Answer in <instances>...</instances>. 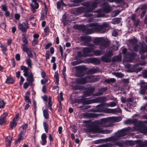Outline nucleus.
<instances>
[{"mask_svg": "<svg viewBox=\"0 0 147 147\" xmlns=\"http://www.w3.org/2000/svg\"><path fill=\"white\" fill-rule=\"evenodd\" d=\"M96 80L95 77L93 75H88L85 78H82L76 79V82H72L71 86L74 89H84L86 90L84 92V96H85L90 95L92 93L94 89L93 88L88 87L86 89L82 86H80V85L84 84L87 82H94Z\"/></svg>", "mask_w": 147, "mask_h": 147, "instance_id": "1", "label": "nucleus"}, {"mask_svg": "<svg viewBox=\"0 0 147 147\" xmlns=\"http://www.w3.org/2000/svg\"><path fill=\"white\" fill-rule=\"evenodd\" d=\"M122 53L124 55V59L123 63L125 65V67L127 68L130 72H135L138 73L141 71L142 69L141 67L138 68V64H136L134 65H131L129 64L128 63L133 61L134 59H136V61H138L137 59V56L135 53L131 54L129 53H127V49L124 48L122 50Z\"/></svg>", "mask_w": 147, "mask_h": 147, "instance_id": "2", "label": "nucleus"}, {"mask_svg": "<svg viewBox=\"0 0 147 147\" xmlns=\"http://www.w3.org/2000/svg\"><path fill=\"white\" fill-rule=\"evenodd\" d=\"M81 40L82 42L81 43L83 45H86L89 47L84 48L83 50V54H82L81 52H79L78 53L77 55L79 57L82 56L87 57L92 55L93 54L90 53L93 51L94 47V45L90 43L89 42L91 40V37L90 36H84L80 37Z\"/></svg>", "mask_w": 147, "mask_h": 147, "instance_id": "3", "label": "nucleus"}, {"mask_svg": "<svg viewBox=\"0 0 147 147\" xmlns=\"http://www.w3.org/2000/svg\"><path fill=\"white\" fill-rule=\"evenodd\" d=\"M109 28V24L106 22L103 23L102 25L96 23L91 24H89V27L86 28L85 32L87 34L92 33L95 31L104 33L107 32Z\"/></svg>", "mask_w": 147, "mask_h": 147, "instance_id": "4", "label": "nucleus"}, {"mask_svg": "<svg viewBox=\"0 0 147 147\" xmlns=\"http://www.w3.org/2000/svg\"><path fill=\"white\" fill-rule=\"evenodd\" d=\"M141 128L140 125H135L132 129L130 127L123 129L116 133L115 136L111 138H110L111 140L115 139L117 140L120 137L126 135L128 133V131H129L131 130L132 131H134L138 130H141Z\"/></svg>", "mask_w": 147, "mask_h": 147, "instance_id": "5", "label": "nucleus"}, {"mask_svg": "<svg viewBox=\"0 0 147 147\" xmlns=\"http://www.w3.org/2000/svg\"><path fill=\"white\" fill-rule=\"evenodd\" d=\"M106 99V98L105 97H98L91 100H89L87 99L84 100L83 98L77 99L75 101L76 102H82L84 104H90L95 102H103L105 101Z\"/></svg>", "mask_w": 147, "mask_h": 147, "instance_id": "6", "label": "nucleus"}, {"mask_svg": "<svg viewBox=\"0 0 147 147\" xmlns=\"http://www.w3.org/2000/svg\"><path fill=\"white\" fill-rule=\"evenodd\" d=\"M82 5L86 7L85 8L86 9L87 12L88 13H86L85 16L86 17H90L91 16V14L89 12H91L92 10L96 7L97 5V3L94 2L93 3H88V2H84L82 4Z\"/></svg>", "mask_w": 147, "mask_h": 147, "instance_id": "7", "label": "nucleus"}, {"mask_svg": "<svg viewBox=\"0 0 147 147\" xmlns=\"http://www.w3.org/2000/svg\"><path fill=\"white\" fill-rule=\"evenodd\" d=\"M93 42L96 45H99L101 49H105L108 46V42L102 38H96L93 40Z\"/></svg>", "mask_w": 147, "mask_h": 147, "instance_id": "8", "label": "nucleus"}, {"mask_svg": "<svg viewBox=\"0 0 147 147\" xmlns=\"http://www.w3.org/2000/svg\"><path fill=\"white\" fill-rule=\"evenodd\" d=\"M90 131L93 132V133H102L107 134L111 133L112 130H111L106 129L103 130L99 128L98 127H92L90 130Z\"/></svg>", "mask_w": 147, "mask_h": 147, "instance_id": "9", "label": "nucleus"}, {"mask_svg": "<svg viewBox=\"0 0 147 147\" xmlns=\"http://www.w3.org/2000/svg\"><path fill=\"white\" fill-rule=\"evenodd\" d=\"M121 120L122 118L121 117H112L103 119H102V121L105 122H119Z\"/></svg>", "mask_w": 147, "mask_h": 147, "instance_id": "10", "label": "nucleus"}, {"mask_svg": "<svg viewBox=\"0 0 147 147\" xmlns=\"http://www.w3.org/2000/svg\"><path fill=\"white\" fill-rule=\"evenodd\" d=\"M130 49L131 50L133 49L135 51H137L138 50L139 46L137 45L138 42L136 38H134L131 40L130 41Z\"/></svg>", "mask_w": 147, "mask_h": 147, "instance_id": "11", "label": "nucleus"}, {"mask_svg": "<svg viewBox=\"0 0 147 147\" xmlns=\"http://www.w3.org/2000/svg\"><path fill=\"white\" fill-rule=\"evenodd\" d=\"M109 51V49H107V52L106 55L102 57L101 59L102 61L105 62H109L110 60L109 57L113 55V50H111L108 52Z\"/></svg>", "mask_w": 147, "mask_h": 147, "instance_id": "12", "label": "nucleus"}, {"mask_svg": "<svg viewBox=\"0 0 147 147\" xmlns=\"http://www.w3.org/2000/svg\"><path fill=\"white\" fill-rule=\"evenodd\" d=\"M36 1L40 2L41 0H32V3L30 4L32 11L33 13L35 12V9H37L39 7L38 4L36 2Z\"/></svg>", "mask_w": 147, "mask_h": 147, "instance_id": "13", "label": "nucleus"}, {"mask_svg": "<svg viewBox=\"0 0 147 147\" xmlns=\"http://www.w3.org/2000/svg\"><path fill=\"white\" fill-rule=\"evenodd\" d=\"M100 111H105V113L115 114L117 113L121 112V110L119 108L115 109H107L105 110H101Z\"/></svg>", "mask_w": 147, "mask_h": 147, "instance_id": "14", "label": "nucleus"}, {"mask_svg": "<svg viewBox=\"0 0 147 147\" xmlns=\"http://www.w3.org/2000/svg\"><path fill=\"white\" fill-rule=\"evenodd\" d=\"M18 27L19 29L22 32H25L29 28V26L27 23H23L19 24H18Z\"/></svg>", "mask_w": 147, "mask_h": 147, "instance_id": "15", "label": "nucleus"}, {"mask_svg": "<svg viewBox=\"0 0 147 147\" xmlns=\"http://www.w3.org/2000/svg\"><path fill=\"white\" fill-rule=\"evenodd\" d=\"M140 87L139 92L141 94H144L147 89V83L141 81Z\"/></svg>", "mask_w": 147, "mask_h": 147, "instance_id": "16", "label": "nucleus"}, {"mask_svg": "<svg viewBox=\"0 0 147 147\" xmlns=\"http://www.w3.org/2000/svg\"><path fill=\"white\" fill-rule=\"evenodd\" d=\"M110 107L109 106V103H105L103 104L100 105L96 107V109L97 111L99 112H105V111H100L101 110H105L108 108H105L104 107Z\"/></svg>", "mask_w": 147, "mask_h": 147, "instance_id": "17", "label": "nucleus"}, {"mask_svg": "<svg viewBox=\"0 0 147 147\" xmlns=\"http://www.w3.org/2000/svg\"><path fill=\"white\" fill-rule=\"evenodd\" d=\"M140 53L141 54L147 51V47L145 43L143 42L140 43Z\"/></svg>", "mask_w": 147, "mask_h": 147, "instance_id": "18", "label": "nucleus"}, {"mask_svg": "<svg viewBox=\"0 0 147 147\" xmlns=\"http://www.w3.org/2000/svg\"><path fill=\"white\" fill-rule=\"evenodd\" d=\"M25 134V133H24V132H20L18 139L15 142V144L19 143L21 140H23L24 139Z\"/></svg>", "mask_w": 147, "mask_h": 147, "instance_id": "19", "label": "nucleus"}, {"mask_svg": "<svg viewBox=\"0 0 147 147\" xmlns=\"http://www.w3.org/2000/svg\"><path fill=\"white\" fill-rule=\"evenodd\" d=\"M103 10L106 13H108L111 10V8L109 5L107 3H104L102 5Z\"/></svg>", "mask_w": 147, "mask_h": 147, "instance_id": "20", "label": "nucleus"}, {"mask_svg": "<svg viewBox=\"0 0 147 147\" xmlns=\"http://www.w3.org/2000/svg\"><path fill=\"white\" fill-rule=\"evenodd\" d=\"M33 39L32 41V44L33 46L36 45L38 42V38L39 36L38 34L35 33L33 35Z\"/></svg>", "mask_w": 147, "mask_h": 147, "instance_id": "21", "label": "nucleus"}, {"mask_svg": "<svg viewBox=\"0 0 147 147\" xmlns=\"http://www.w3.org/2000/svg\"><path fill=\"white\" fill-rule=\"evenodd\" d=\"M20 69L21 70L23 71L24 75L26 77H27L28 74L31 73V72L28 71V68L24 66H20Z\"/></svg>", "mask_w": 147, "mask_h": 147, "instance_id": "22", "label": "nucleus"}, {"mask_svg": "<svg viewBox=\"0 0 147 147\" xmlns=\"http://www.w3.org/2000/svg\"><path fill=\"white\" fill-rule=\"evenodd\" d=\"M12 138L9 136H7L6 138V144L7 147H9L11 145V142Z\"/></svg>", "mask_w": 147, "mask_h": 147, "instance_id": "23", "label": "nucleus"}, {"mask_svg": "<svg viewBox=\"0 0 147 147\" xmlns=\"http://www.w3.org/2000/svg\"><path fill=\"white\" fill-rule=\"evenodd\" d=\"M107 90L106 87L102 88L98 90V92L96 94H94L93 96H98L101 95L103 94V92Z\"/></svg>", "mask_w": 147, "mask_h": 147, "instance_id": "24", "label": "nucleus"}, {"mask_svg": "<svg viewBox=\"0 0 147 147\" xmlns=\"http://www.w3.org/2000/svg\"><path fill=\"white\" fill-rule=\"evenodd\" d=\"M47 136L45 134H43L41 136V139H42L41 144L42 145H45L46 142L47 141L46 139Z\"/></svg>", "mask_w": 147, "mask_h": 147, "instance_id": "25", "label": "nucleus"}, {"mask_svg": "<svg viewBox=\"0 0 147 147\" xmlns=\"http://www.w3.org/2000/svg\"><path fill=\"white\" fill-rule=\"evenodd\" d=\"M7 114L6 113H4L3 115L0 117V124L1 125L4 123Z\"/></svg>", "mask_w": 147, "mask_h": 147, "instance_id": "26", "label": "nucleus"}, {"mask_svg": "<svg viewBox=\"0 0 147 147\" xmlns=\"http://www.w3.org/2000/svg\"><path fill=\"white\" fill-rule=\"evenodd\" d=\"M94 50L96 48V47L94 45ZM90 53L93 54L92 55H91V56H92L94 55H95L96 56H98L101 55L102 54V51H100L97 50L94 51V50L92 52H91Z\"/></svg>", "mask_w": 147, "mask_h": 147, "instance_id": "27", "label": "nucleus"}, {"mask_svg": "<svg viewBox=\"0 0 147 147\" xmlns=\"http://www.w3.org/2000/svg\"><path fill=\"white\" fill-rule=\"evenodd\" d=\"M88 61L89 62L94 63L95 64L99 63V60L95 58H90L88 59Z\"/></svg>", "mask_w": 147, "mask_h": 147, "instance_id": "28", "label": "nucleus"}, {"mask_svg": "<svg viewBox=\"0 0 147 147\" xmlns=\"http://www.w3.org/2000/svg\"><path fill=\"white\" fill-rule=\"evenodd\" d=\"M27 77V78L26 80L27 81L30 83L33 81V77L31 73L28 74Z\"/></svg>", "mask_w": 147, "mask_h": 147, "instance_id": "29", "label": "nucleus"}, {"mask_svg": "<svg viewBox=\"0 0 147 147\" xmlns=\"http://www.w3.org/2000/svg\"><path fill=\"white\" fill-rule=\"evenodd\" d=\"M136 120L135 119L132 120L131 119H128L125 120L124 123L125 124H134V122H136Z\"/></svg>", "mask_w": 147, "mask_h": 147, "instance_id": "30", "label": "nucleus"}, {"mask_svg": "<svg viewBox=\"0 0 147 147\" xmlns=\"http://www.w3.org/2000/svg\"><path fill=\"white\" fill-rule=\"evenodd\" d=\"M138 143L140 144V147H147V140L145 141L144 142H142L141 140L137 141Z\"/></svg>", "mask_w": 147, "mask_h": 147, "instance_id": "31", "label": "nucleus"}, {"mask_svg": "<svg viewBox=\"0 0 147 147\" xmlns=\"http://www.w3.org/2000/svg\"><path fill=\"white\" fill-rule=\"evenodd\" d=\"M121 54H119L118 56L113 57V61H120L121 60Z\"/></svg>", "mask_w": 147, "mask_h": 147, "instance_id": "32", "label": "nucleus"}, {"mask_svg": "<svg viewBox=\"0 0 147 147\" xmlns=\"http://www.w3.org/2000/svg\"><path fill=\"white\" fill-rule=\"evenodd\" d=\"M27 127V125L24 124L20 128L21 132H24L25 133Z\"/></svg>", "mask_w": 147, "mask_h": 147, "instance_id": "33", "label": "nucleus"}, {"mask_svg": "<svg viewBox=\"0 0 147 147\" xmlns=\"http://www.w3.org/2000/svg\"><path fill=\"white\" fill-rule=\"evenodd\" d=\"M30 94L29 92H27L25 96L24 97L26 102L28 104L31 103L30 100L29 98V95Z\"/></svg>", "mask_w": 147, "mask_h": 147, "instance_id": "34", "label": "nucleus"}, {"mask_svg": "<svg viewBox=\"0 0 147 147\" xmlns=\"http://www.w3.org/2000/svg\"><path fill=\"white\" fill-rule=\"evenodd\" d=\"M114 100L115 102H109V106L111 107H113L115 106L116 105L118 100L116 98H114Z\"/></svg>", "mask_w": 147, "mask_h": 147, "instance_id": "35", "label": "nucleus"}, {"mask_svg": "<svg viewBox=\"0 0 147 147\" xmlns=\"http://www.w3.org/2000/svg\"><path fill=\"white\" fill-rule=\"evenodd\" d=\"M14 82V79L11 78H7L5 81L6 83L13 84Z\"/></svg>", "mask_w": 147, "mask_h": 147, "instance_id": "36", "label": "nucleus"}, {"mask_svg": "<svg viewBox=\"0 0 147 147\" xmlns=\"http://www.w3.org/2000/svg\"><path fill=\"white\" fill-rule=\"evenodd\" d=\"M43 112L44 118L46 119H48L49 117V114L47 111L44 110L43 111Z\"/></svg>", "mask_w": 147, "mask_h": 147, "instance_id": "37", "label": "nucleus"}, {"mask_svg": "<svg viewBox=\"0 0 147 147\" xmlns=\"http://www.w3.org/2000/svg\"><path fill=\"white\" fill-rule=\"evenodd\" d=\"M62 21L64 25H67L68 24V22L67 20V18L65 17V16L64 15L63 16Z\"/></svg>", "mask_w": 147, "mask_h": 147, "instance_id": "38", "label": "nucleus"}, {"mask_svg": "<svg viewBox=\"0 0 147 147\" xmlns=\"http://www.w3.org/2000/svg\"><path fill=\"white\" fill-rule=\"evenodd\" d=\"M16 121L13 120L11 122L10 124V128L13 129V127L16 126Z\"/></svg>", "mask_w": 147, "mask_h": 147, "instance_id": "39", "label": "nucleus"}, {"mask_svg": "<svg viewBox=\"0 0 147 147\" xmlns=\"http://www.w3.org/2000/svg\"><path fill=\"white\" fill-rule=\"evenodd\" d=\"M120 18H116L113 20L112 23L114 24H118L120 22Z\"/></svg>", "mask_w": 147, "mask_h": 147, "instance_id": "40", "label": "nucleus"}, {"mask_svg": "<svg viewBox=\"0 0 147 147\" xmlns=\"http://www.w3.org/2000/svg\"><path fill=\"white\" fill-rule=\"evenodd\" d=\"M26 61L28 66L30 68H32L31 61L29 58H28L26 59Z\"/></svg>", "mask_w": 147, "mask_h": 147, "instance_id": "41", "label": "nucleus"}, {"mask_svg": "<svg viewBox=\"0 0 147 147\" xmlns=\"http://www.w3.org/2000/svg\"><path fill=\"white\" fill-rule=\"evenodd\" d=\"M22 50L24 52H26L29 49L27 48L26 46L22 44Z\"/></svg>", "mask_w": 147, "mask_h": 147, "instance_id": "42", "label": "nucleus"}, {"mask_svg": "<svg viewBox=\"0 0 147 147\" xmlns=\"http://www.w3.org/2000/svg\"><path fill=\"white\" fill-rule=\"evenodd\" d=\"M113 74L114 75H115L116 76L119 77V78H122L123 77V74L121 73H113Z\"/></svg>", "mask_w": 147, "mask_h": 147, "instance_id": "43", "label": "nucleus"}, {"mask_svg": "<svg viewBox=\"0 0 147 147\" xmlns=\"http://www.w3.org/2000/svg\"><path fill=\"white\" fill-rule=\"evenodd\" d=\"M43 125L45 132L47 133L48 132V126L47 123L46 122H44L43 123Z\"/></svg>", "mask_w": 147, "mask_h": 147, "instance_id": "44", "label": "nucleus"}, {"mask_svg": "<svg viewBox=\"0 0 147 147\" xmlns=\"http://www.w3.org/2000/svg\"><path fill=\"white\" fill-rule=\"evenodd\" d=\"M105 81L106 82L109 83L111 82H115V79L113 78L105 80Z\"/></svg>", "mask_w": 147, "mask_h": 147, "instance_id": "45", "label": "nucleus"}, {"mask_svg": "<svg viewBox=\"0 0 147 147\" xmlns=\"http://www.w3.org/2000/svg\"><path fill=\"white\" fill-rule=\"evenodd\" d=\"M82 1V0H75L74 1V5L75 6H78L80 3Z\"/></svg>", "mask_w": 147, "mask_h": 147, "instance_id": "46", "label": "nucleus"}, {"mask_svg": "<svg viewBox=\"0 0 147 147\" xmlns=\"http://www.w3.org/2000/svg\"><path fill=\"white\" fill-rule=\"evenodd\" d=\"M142 72L143 77L144 78H147V70H143Z\"/></svg>", "mask_w": 147, "mask_h": 147, "instance_id": "47", "label": "nucleus"}, {"mask_svg": "<svg viewBox=\"0 0 147 147\" xmlns=\"http://www.w3.org/2000/svg\"><path fill=\"white\" fill-rule=\"evenodd\" d=\"M1 47L2 50V51L3 53L5 54V55H6V52L7 51V48L5 47H4L3 46H1Z\"/></svg>", "mask_w": 147, "mask_h": 147, "instance_id": "48", "label": "nucleus"}, {"mask_svg": "<svg viewBox=\"0 0 147 147\" xmlns=\"http://www.w3.org/2000/svg\"><path fill=\"white\" fill-rule=\"evenodd\" d=\"M5 102L3 100H0V108H3L5 105Z\"/></svg>", "mask_w": 147, "mask_h": 147, "instance_id": "49", "label": "nucleus"}, {"mask_svg": "<svg viewBox=\"0 0 147 147\" xmlns=\"http://www.w3.org/2000/svg\"><path fill=\"white\" fill-rule=\"evenodd\" d=\"M1 8L3 11H6L7 9V7L6 5H2L1 6Z\"/></svg>", "mask_w": 147, "mask_h": 147, "instance_id": "50", "label": "nucleus"}, {"mask_svg": "<svg viewBox=\"0 0 147 147\" xmlns=\"http://www.w3.org/2000/svg\"><path fill=\"white\" fill-rule=\"evenodd\" d=\"M48 103L49 106H51L52 105V102H51V98L50 96H49L48 97Z\"/></svg>", "mask_w": 147, "mask_h": 147, "instance_id": "51", "label": "nucleus"}, {"mask_svg": "<svg viewBox=\"0 0 147 147\" xmlns=\"http://www.w3.org/2000/svg\"><path fill=\"white\" fill-rule=\"evenodd\" d=\"M28 56L30 57H32L33 55L32 54V53L30 50L29 49L26 52Z\"/></svg>", "mask_w": 147, "mask_h": 147, "instance_id": "52", "label": "nucleus"}, {"mask_svg": "<svg viewBox=\"0 0 147 147\" xmlns=\"http://www.w3.org/2000/svg\"><path fill=\"white\" fill-rule=\"evenodd\" d=\"M112 146V144L109 143H107L106 144H103L102 145L103 147H111Z\"/></svg>", "mask_w": 147, "mask_h": 147, "instance_id": "53", "label": "nucleus"}, {"mask_svg": "<svg viewBox=\"0 0 147 147\" xmlns=\"http://www.w3.org/2000/svg\"><path fill=\"white\" fill-rule=\"evenodd\" d=\"M89 116L90 117H96L97 116L96 115L93 113H90L89 114Z\"/></svg>", "mask_w": 147, "mask_h": 147, "instance_id": "54", "label": "nucleus"}, {"mask_svg": "<svg viewBox=\"0 0 147 147\" xmlns=\"http://www.w3.org/2000/svg\"><path fill=\"white\" fill-rule=\"evenodd\" d=\"M24 78L22 76H21L20 82V84L21 86L22 84H23V82L24 81Z\"/></svg>", "mask_w": 147, "mask_h": 147, "instance_id": "55", "label": "nucleus"}, {"mask_svg": "<svg viewBox=\"0 0 147 147\" xmlns=\"http://www.w3.org/2000/svg\"><path fill=\"white\" fill-rule=\"evenodd\" d=\"M59 49L61 52V55L63 56V51L62 47L61 46H59Z\"/></svg>", "mask_w": 147, "mask_h": 147, "instance_id": "56", "label": "nucleus"}, {"mask_svg": "<svg viewBox=\"0 0 147 147\" xmlns=\"http://www.w3.org/2000/svg\"><path fill=\"white\" fill-rule=\"evenodd\" d=\"M16 58L17 60L19 61L20 59V55L18 54H17L16 55Z\"/></svg>", "mask_w": 147, "mask_h": 147, "instance_id": "57", "label": "nucleus"}, {"mask_svg": "<svg viewBox=\"0 0 147 147\" xmlns=\"http://www.w3.org/2000/svg\"><path fill=\"white\" fill-rule=\"evenodd\" d=\"M121 102L122 103L126 102V99L124 98L123 97H121Z\"/></svg>", "mask_w": 147, "mask_h": 147, "instance_id": "58", "label": "nucleus"}, {"mask_svg": "<svg viewBox=\"0 0 147 147\" xmlns=\"http://www.w3.org/2000/svg\"><path fill=\"white\" fill-rule=\"evenodd\" d=\"M52 45V44L51 43H48L45 46V49H47Z\"/></svg>", "mask_w": 147, "mask_h": 147, "instance_id": "59", "label": "nucleus"}, {"mask_svg": "<svg viewBox=\"0 0 147 147\" xmlns=\"http://www.w3.org/2000/svg\"><path fill=\"white\" fill-rule=\"evenodd\" d=\"M125 143L124 142H121L118 143V145L120 147H122L125 144Z\"/></svg>", "mask_w": 147, "mask_h": 147, "instance_id": "60", "label": "nucleus"}, {"mask_svg": "<svg viewBox=\"0 0 147 147\" xmlns=\"http://www.w3.org/2000/svg\"><path fill=\"white\" fill-rule=\"evenodd\" d=\"M23 42L25 44H27L28 43L27 40L24 37L22 38Z\"/></svg>", "mask_w": 147, "mask_h": 147, "instance_id": "61", "label": "nucleus"}, {"mask_svg": "<svg viewBox=\"0 0 147 147\" xmlns=\"http://www.w3.org/2000/svg\"><path fill=\"white\" fill-rule=\"evenodd\" d=\"M89 72L92 74L95 73L96 72V71L95 69H91L89 70Z\"/></svg>", "mask_w": 147, "mask_h": 147, "instance_id": "62", "label": "nucleus"}, {"mask_svg": "<svg viewBox=\"0 0 147 147\" xmlns=\"http://www.w3.org/2000/svg\"><path fill=\"white\" fill-rule=\"evenodd\" d=\"M11 38H9L7 39V44L8 45H10L11 42Z\"/></svg>", "mask_w": 147, "mask_h": 147, "instance_id": "63", "label": "nucleus"}, {"mask_svg": "<svg viewBox=\"0 0 147 147\" xmlns=\"http://www.w3.org/2000/svg\"><path fill=\"white\" fill-rule=\"evenodd\" d=\"M62 130V128L61 126L59 127L58 128V132L60 134L61 133Z\"/></svg>", "mask_w": 147, "mask_h": 147, "instance_id": "64", "label": "nucleus"}]
</instances>
